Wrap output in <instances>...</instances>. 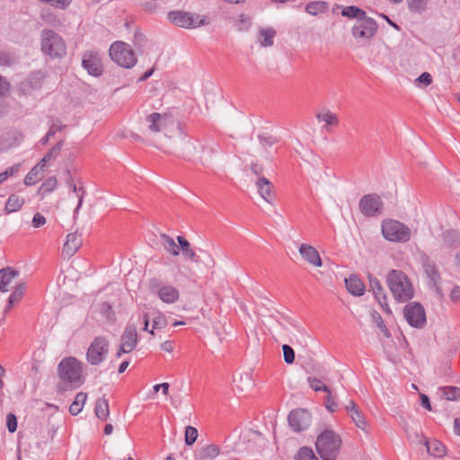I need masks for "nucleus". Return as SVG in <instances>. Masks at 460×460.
Masks as SVG:
<instances>
[{"mask_svg": "<svg viewBox=\"0 0 460 460\" xmlns=\"http://www.w3.org/2000/svg\"><path fill=\"white\" fill-rule=\"evenodd\" d=\"M384 237L394 243H406L411 239V229L400 221L388 219L382 223Z\"/></svg>", "mask_w": 460, "mask_h": 460, "instance_id": "423d86ee", "label": "nucleus"}, {"mask_svg": "<svg viewBox=\"0 0 460 460\" xmlns=\"http://www.w3.org/2000/svg\"><path fill=\"white\" fill-rule=\"evenodd\" d=\"M10 88V84L0 75V95H4Z\"/></svg>", "mask_w": 460, "mask_h": 460, "instance_id": "0e129e2a", "label": "nucleus"}, {"mask_svg": "<svg viewBox=\"0 0 460 460\" xmlns=\"http://www.w3.org/2000/svg\"><path fill=\"white\" fill-rule=\"evenodd\" d=\"M26 288L27 287L25 283H20L14 288L4 309V314H9L11 309L21 302L25 294Z\"/></svg>", "mask_w": 460, "mask_h": 460, "instance_id": "4be33fe9", "label": "nucleus"}, {"mask_svg": "<svg viewBox=\"0 0 460 460\" xmlns=\"http://www.w3.org/2000/svg\"><path fill=\"white\" fill-rule=\"evenodd\" d=\"M133 42L135 47L138 49V51H143V49L145 48L146 43L147 42V39L143 33L136 31Z\"/></svg>", "mask_w": 460, "mask_h": 460, "instance_id": "3c124183", "label": "nucleus"}, {"mask_svg": "<svg viewBox=\"0 0 460 460\" xmlns=\"http://www.w3.org/2000/svg\"><path fill=\"white\" fill-rule=\"evenodd\" d=\"M420 261L425 275L429 279V285L435 288L436 291H438L441 276L436 263L424 252L420 254Z\"/></svg>", "mask_w": 460, "mask_h": 460, "instance_id": "f8f14e48", "label": "nucleus"}, {"mask_svg": "<svg viewBox=\"0 0 460 460\" xmlns=\"http://www.w3.org/2000/svg\"><path fill=\"white\" fill-rule=\"evenodd\" d=\"M403 316H426L425 309L420 303L411 302L404 306Z\"/></svg>", "mask_w": 460, "mask_h": 460, "instance_id": "7c9ffc66", "label": "nucleus"}, {"mask_svg": "<svg viewBox=\"0 0 460 460\" xmlns=\"http://www.w3.org/2000/svg\"><path fill=\"white\" fill-rule=\"evenodd\" d=\"M360 212L367 217H377L382 214L384 203L376 193L364 195L358 203Z\"/></svg>", "mask_w": 460, "mask_h": 460, "instance_id": "1a4fd4ad", "label": "nucleus"}, {"mask_svg": "<svg viewBox=\"0 0 460 460\" xmlns=\"http://www.w3.org/2000/svg\"><path fill=\"white\" fill-rule=\"evenodd\" d=\"M168 19L172 23L182 28H196L208 23L204 16L181 11L170 12Z\"/></svg>", "mask_w": 460, "mask_h": 460, "instance_id": "6e6552de", "label": "nucleus"}, {"mask_svg": "<svg viewBox=\"0 0 460 460\" xmlns=\"http://www.w3.org/2000/svg\"><path fill=\"white\" fill-rule=\"evenodd\" d=\"M308 383L310 387L314 390L315 392H325L330 393V388L323 385L321 380L315 378V377H308Z\"/></svg>", "mask_w": 460, "mask_h": 460, "instance_id": "8fccbe9b", "label": "nucleus"}, {"mask_svg": "<svg viewBox=\"0 0 460 460\" xmlns=\"http://www.w3.org/2000/svg\"><path fill=\"white\" fill-rule=\"evenodd\" d=\"M428 0H407V5L411 13H421L427 9Z\"/></svg>", "mask_w": 460, "mask_h": 460, "instance_id": "37998d69", "label": "nucleus"}, {"mask_svg": "<svg viewBox=\"0 0 460 460\" xmlns=\"http://www.w3.org/2000/svg\"><path fill=\"white\" fill-rule=\"evenodd\" d=\"M251 24V19L245 14H241L239 16L238 25L239 30H246Z\"/></svg>", "mask_w": 460, "mask_h": 460, "instance_id": "052dcab7", "label": "nucleus"}, {"mask_svg": "<svg viewBox=\"0 0 460 460\" xmlns=\"http://www.w3.org/2000/svg\"><path fill=\"white\" fill-rule=\"evenodd\" d=\"M82 66L93 76H100L103 72L101 55L96 50H86L82 56Z\"/></svg>", "mask_w": 460, "mask_h": 460, "instance_id": "9b49d317", "label": "nucleus"}, {"mask_svg": "<svg viewBox=\"0 0 460 460\" xmlns=\"http://www.w3.org/2000/svg\"><path fill=\"white\" fill-rule=\"evenodd\" d=\"M450 297L454 301L460 300V287L459 286H455L452 288L451 293H450Z\"/></svg>", "mask_w": 460, "mask_h": 460, "instance_id": "774afa93", "label": "nucleus"}, {"mask_svg": "<svg viewBox=\"0 0 460 460\" xmlns=\"http://www.w3.org/2000/svg\"><path fill=\"white\" fill-rule=\"evenodd\" d=\"M66 184L69 186V188L71 189V190L73 192H75L77 193V197H78V204L75 209V216L78 213L80 208L82 207V204H83V201H84V196L85 194V190L83 187H79L77 188L76 185L75 184L74 182V180L72 178V175H71V172L69 170H66Z\"/></svg>", "mask_w": 460, "mask_h": 460, "instance_id": "cd10ccee", "label": "nucleus"}, {"mask_svg": "<svg viewBox=\"0 0 460 460\" xmlns=\"http://www.w3.org/2000/svg\"><path fill=\"white\" fill-rule=\"evenodd\" d=\"M109 55L113 62L127 69L132 68L137 62L131 46L123 41L113 42L110 47Z\"/></svg>", "mask_w": 460, "mask_h": 460, "instance_id": "20e7f679", "label": "nucleus"}, {"mask_svg": "<svg viewBox=\"0 0 460 460\" xmlns=\"http://www.w3.org/2000/svg\"><path fill=\"white\" fill-rule=\"evenodd\" d=\"M177 241L183 256L192 262H199V256L197 255L196 252L192 249L190 242L181 235L177 236Z\"/></svg>", "mask_w": 460, "mask_h": 460, "instance_id": "a878e982", "label": "nucleus"}, {"mask_svg": "<svg viewBox=\"0 0 460 460\" xmlns=\"http://www.w3.org/2000/svg\"><path fill=\"white\" fill-rule=\"evenodd\" d=\"M441 397L448 401H457L460 399V388L456 386H444L439 389Z\"/></svg>", "mask_w": 460, "mask_h": 460, "instance_id": "4c0bfd02", "label": "nucleus"}, {"mask_svg": "<svg viewBox=\"0 0 460 460\" xmlns=\"http://www.w3.org/2000/svg\"><path fill=\"white\" fill-rule=\"evenodd\" d=\"M341 14L348 18H357L358 20H360L365 18L366 12L357 6L350 5L343 8Z\"/></svg>", "mask_w": 460, "mask_h": 460, "instance_id": "79ce46f5", "label": "nucleus"}, {"mask_svg": "<svg viewBox=\"0 0 460 460\" xmlns=\"http://www.w3.org/2000/svg\"><path fill=\"white\" fill-rule=\"evenodd\" d=\"M427 450L434 456H442L445 454V447L438 441L426 443Z\"/></svg>", "mask_w": 460, "mask_h": 460, "instance_id": "a18cd8bd", "label": "nucleus"}, {"mask_svg": "<svg viewBox=\"0 0 460 460\" xmlns=\"http://www.w3.org/2000/svg\"><path fill=\"white\" fill-rule=\"evenodd\" d=\"M258 139L265 151L279 141L275 137L264 134L258 135Z\"/></svg>", "mask_w": 460, "mask_h": 460, "instance_id": "09e8293b", "label": "nucleus"}, {"mask_svg": "<svg viewBox=\"0 0 460 460\" xmlns=\"http://www.w3.org/2000/svg\"><path fill=\"white\" fill-rule=\"evenodd\" d=\"M299 253L302 258L314 267H322L323 261L318 251L312 245L303 243L299 247Z\"/></svg>", "mask_w": 460, "mask_h": 460, "instance_id": "dca6fc26", "label": "nucleus"}, {"mask_svg": "<svg viewBox=\"0 0 460 460\" xmlns=\"http://www.w3.org/2000/svg\"><path fill=\"white\" fill-rule=\"evenodd\" d=\"M316 119L319 121H324L326 123L324 128L327 130H328V128H327L328 126L336 127V126L339 125V119H338L337 115L334 114L333 112L330 111H327L324 113H318V114H316Z\"/></svg>", "mask_w": 460, "mask_h": 460, "instance_id": "58836bf2", "label": "nucleus"}, {"mask_svg": "<svg viewBox=\"0 0 460 460\" xmlns=\"http://www.w3.org/2000/svg\"><path fill=\"white\" fill-rule=\"evenodd\" d=\"M87 399V394L84 392H80L75 395L74 402L71 403L69 407V412L75 416L79 414L84 407V404Z\"/></svg>", "mask_w": 460, "mask_h": 460, "instance_id": "473e14b6", "label": "nucleus"}, {"mask_svg": "<svg viewBox=\"0 0 460 460\" xmlns=\"http://www.w3.org/2000/svg\"><path fill=\"white\" fill-rule=\"evenodd\" d=\"M83 366L75 358H63L58 366V375L60 383L58 385V392L76 389L84 384Z\"/></svg>", "mask_w": 460, "mask_h": 460, "instance_id": "f257e3e1", "label": "nucleus"}, {"mask_svg": "<svg viewBox=\"0 0 460 460\" xmlns=\"http://www.w3.org/2000/svg\"><path fill=\"white\" fill-rule=\"evenodd\" d=\"M369 285L383 312L386 314H391L392 311L387 304L386 295L379 280L375 277L369 276Z\"/></svg>", "mask_w": 460, "mask_h": 460, "instance_id": "2eb2a0df", "label": "nucleus"}, {"mask_svg": "<svg viewBox=\"0 0 460 460\" xmlns=\"http://www.w3.org/2000/svg\"><path fill=\"white\" fill-rule=\"evenodd\" d=\"M255 185L257 187L258 193L260 196L268 203L271 204L274 199V187L270 180L264 176H261L257 179Z\"/></svg>", "mask_w": 460, "mask_h": 460, "instance_id": "a211bd4d", "label": "nucleus"}, {"mask_svg": "<svg viewBox=\"0 0 460 460\" xmlns=\"http://www.w3.org/2000/svg\"><path fill=\"white\" fill-rule=\"evenodd\" d=\"M24 204V199L17 194H11L5 204V210L7 213L18 211Z\"/></svg>", "mask_w": 460, "mask_h": 460, "instance_id": "72a5a7b5", "label": "nucleus"}, {"mask_svg": "<svg viewBox=\"0 0 460 460\" xmlns=\"http://www.w3.org/2000/svg\"><path fill=\"white\" fill-rule=\"evenodd\" d=\"M387 286L394 299L406 302L414 296V289L408 276L400 270H392L386 275Z\"/></svg>", "mask_w": 460, "mask_h": 460, "instance_id": "f03ea898", "label": "nucleus"}, {"mask_svg": "<svg viewBox=\"0 0 460 460\" xmlns=\"http://www.w3.org/2000/svg\"><path fill=\"white\" fill-rule=\"evenodd\" d=\"M344 409L358 429L367 434L371 432V427L367 422L365 414L353 400H349L348 403L344 405Z\"/></svg>", "mask_w": 460, "mask_h": 460, "instance_id": "4468645a", "label": "nucleus"}, {"mask_svg": "<svg viewBox=\"0 0 460 460\" xmlns=\"http://www.w3.org/2000/svg\"><path fill=\"white\" fill-rule=\"evenodd\" d=\"M420 404L423 408H425L426 410L428 411H431V404H430V400L429 398L428 395L424 394H421L420 395Z\"/></svg>", "mask_w": 460, "mask_h": 460, "instance_id": "69168bd1", "label": "nucleus"}, {"mask_svg": "<svg viewBox=\"0 0 460 460\" xmlns=\"http://www.w3.org/2000/svg\"><path fill=\"white\" fill-rule=\"evenodd\" d=\"M198 429L192 426H187L184 432V440L187 446H192L198 438Z\"/></svg>", "mask_w": 460, "mask_h": 460, "instance_id": "49530a36", "label": "nucleus"}, {"mask_svg": "<svg viewBox=\"0 0 460 460\" xmlns=\"http://www.w3.org/2000/svg\"><path fill=\"white\" fill-rule=\"evenodd\" d=\"M83 240L77 233H70L66 236V241L63 246V252L67 256H73L82 246Z\"/></svg>", "mask_w": 460, "mask_h": 460, "instance_id": "aec40b11", "label": "nucleus"}, {"mask_svg": "<svg viewBox=\"0 0 460 460\" xmlns=\"http://www.w3.org/2000/svg\"><path fill=\"white\" fill-rule=\"evenodd\" d=\"M167 318H154L153 328L162 329L167 324Z\"/></svg>", "mask_w": 460, "mask_h": 460, "instance_id": "338daca9", "label": "nucleus"}, {"mask_svg": "<svg viewBox=\"0 0 460 460\" xmlns=\"http://www.w3.org/2000/svg\"><path fill=\"white\" fill-rule=\"evenodd\" d=\"M44 168L45 166L39 162L25 176L24 184L27 186L35 184L40 180L39 174Z\"/></svg>", "mask_w": 460, "mask_h": 460, "instance_id": "c9c22d12", "label": "nucleus"}, {"mask_svg": "<svg viewBox=\"0 0 460 460\" xmlns=\"http://www.w3.org/2000/svg\"><path fill=\"white\" fill-rule=\"evenodd\" d=\"M95 416L101 420H106L110 416L109 401L105 396L100 397L95 402Z\"/></svg>", "mask_w": 460, "mask_h": 460, "instance_id": "bb28decb", "label": "nucleus"}, {"mask_svg": "<svg viewBox=\"0 0 460 460\" xmlns=\"http://www.w3.org/2000/svg\"><path fill=\"white\" fill-rule=\"evenodd\" d=\"M219 453V447L217 445L211 444L200 448L196 455V460H213Z\"/></svg>", "mask_w": 460, "mask_h": 460, "instance_id": "c756f323", "label": "nucleus"}, {"mask_svg": "<svg viewBox=\"0 0 460 460\" xmlns=\"http://www.w3.org/2000/svg\"><path fill=\"white\" fill-rule=\"evenodd\" d=\"M294 460H319L314 450L309 447H302L294 456Z\"/></svg>", "mask_w": 460, "mask_h": 460, "instance_id": "a19ab883", "label": "nucleus"}, {"mask_svg": "<svg viewBox=\"0 0 460 460\" xmlns=\"http://www.w3.org/2000/svg\"><path fill=\"white\" fill-rule=\"evenodd\" d=\"M41 50L51 58H62L66 54L64 40L52 30H43L40 34Z\"/></svg>", "mask_w": 460, "mask_h": 460, "instance_id": "39448f33", "label": "nucleus"}, {"mask_svg": "<svg viewBox=\"0 0 460 460\" xmlns=\"http://www.w3.org/2000/svg\"><path fill=\"white\" fill-rule=\"evenodd\" d=\"M19 62V57L14 51L0 50V66H13Z\"/></svg>", "mask_w": 460, "mask_h": 460, "instance_id": "f704fd0d", "label": "nucleus"}, {"mask_svg": "<svg viewBox=\"0 0 460 460\" xmlns=\"http://www.w3.org/2000/svg\"><path fill=\"white\" fill-rule=\"evenodd\" d=\"M21 165L19 164H14L9 168H7L5 171L0 173V182H4L6 181L10 176L13 175L14 173L18 172L20 170Z\"/></svg>", "mask_w": 460, "mask_h": 460, "instance_id": "864d4df0", "label": "nucleus"}, {"mask_svg": "<svg viewBox=\"0 0 460 460\" xmlns=\"http://www.w3.org/2000/svg\"><path fill=\"white\" fill-rule=\"evenodd\" d=\"M275 36L276 31L274 29H261L258 40L262 47H270L273 45V39Z\"/></svg>", "mask_w": 460, "mask_h": 460, "instance_id": "2f4dec72", "label": "nucleus"}, {"mask_svg": "<svg viewBox=\"0 0 460 460\" xmlns=\"http://www.w3.org/2000/svg\"><path fill=\"white\" fill-rule=\"evenodd\" d=\"M416 82L424 86H428L432 83V76L429 73L424 72L416 79Z\"/></svg>", "mask_w": 460, "mask_h": 460, "instance_id": "13d9d810", "label": "nucleus"}, {"mask_svg": "<svg viewBox=\"0 0 460 460\" xmlns=\"http://www.w3.org/2000/svg\"><path fill=\"white\" fill-rule=\"evenodd\" d=\"M110 343L103 336L93 339L86 352L87 362L92 366L100 365L109 353Z\"/></svg>", "mask_w": 460, "mask_h": 460, "instance_id": "0eeeda50", "label": "nucleus"}, {"mask_svg": "<svg viewBox=\"0 0 460 460\" xmlns=\"http://www.w3.org/2000/svg\"><path fill=\"white\" fill-rule=\"evenodd\" d=\"M64 145V140L58 141L40 161V163L46 167L47 163L55 160L61 152V149Z\"/></svg>", "mask_w": 460, "mask_h": 460, "instance_id": "e433bc0d", "label": "nucleus"}, {"mask_svg": "<svg viewBox=\"0 0 460 460\" xmlns=\"http://www.w3.org/2000/svg\"><path fill=\"white\" fill-rule=\"evenodd\" d=\"M167 119L166 114H160L154 112L146 116V122L147 123L148 130L152 133H158L165 127Z\"/></svg>", "mask_w": 460, "mask_h": 460, "instance_id": "6ab92c4d", "label": "nucleus"}, {"mask_svg": "<svg viewBox=\"0 0 460 460\" xmlns=\"http://www.w3.org/2000/svg\"><path fill=\"white\" fill-rule=\"evenodd\" d=\"M312 416L308 410L296 409L288 414V423L294 431L299 432L308 429L311 425Z\"/></svg>", "mask_w": 460, "mask_h": 460, "instance_id": "ddd939ff", "label": "nucleus"}, {"mask_svg": "<svg viewBox=\"0 0 460 460\" xmlns=\"http://www.w3.org/2000/svg\"><path fill=\"white\" fill-rule=\"evenodd\" d=\"M251 171L256 175L259 177L262 176V172L264 171V167L262 164H259V163H252L251 164Z\"/></svg>", "mask_w": 460, "mask_h": 460, "instance_id": "680f3d73", "label": "nucleus"}, {"mask_svg": "<svg viewBox=\"0 0 460 460\" xmlns=\"http://www.w3.org/2000/svg\"><path fill=\"white\" fill-rule=\"evenodd\" d=\"M58 185V181L56 177L51 176L48 178L39 188L38 190V195H40L42 198L48 194L52 192Z\"/></svg>", "mask_w": 460, "mask_h": 460, "instance_id": "ea45409f", "label": "nucleus"}, {"mask_svg": "<svg viewBox=\"0 0 460 460\" xmlns=\"http://www.w3.org/2000/svg\"><path fill=\"white\" fill-rule=\"evenodd\" d=\"M137 343L138 336L137 327L131 324L127 325L120 336V344L123 345V349L128 348L130 351H133Z\"/></svg>", "mask_w": 460, "mask_h": 460, "instance_id": "f3484780", "label": "nucleus"}, {"mask_svg": "<svg viewBox=\"0 0 460 460\" xmlns=\"http://www.w3.org/2000/svg\"><path fill=\"white\" fill-rule=\"evenodd\" d=\"M341 447V438L339 434L331 429L323 430L315 442L317 453L322 460H336Z\"/></svg>", "mask_w": 460, "mask_h": 460, "instance_id": "7ed1b4c3", "label": "nucleus"}, {"mask_svg": "<svg viewBox=\"0 0 460 460\" xmlns=\"http://www.w3.org/2000/svg\"><path fill=\"white\" fill-rule=\"evenodd\" d=\"M377 31L376 22L365 16L360 20H358L351 30V33L356 40H368L373 38Z\"/></svg>", "mask_w": 460, "mask_h": 460, "instance_id": "9d476101", "label": "nucleus"}, {"mask_svg": "<svg viewBox=\"0 0 460 460\" xmlns=\"http://www.w3.org/2000/svg\"><path fill=\"white\" fill-rule=\"evenodd\" d=\"M64 128H66V125L60 122L58 124L53 123L48 131L49 137H53L58 131H61Z\"/></svg>", "mask_w": 460, "mask_h": 460, "instance_id": "e2e57ef3", "label": "nucleus"}, {"mask_svg": "<svg viewBox=\"0 0 460 460\" xmlns=\"http://www.w3.org/2000/svg\"><path fill=\"white\" fill-rule=\"evenodd\" d=\"M284 360L287 364H292L295 361V351L292 347L288 344L282 346Z\"/></svg>", "mask_w": 460, "mask_h": 460, "instance_id": "603ef678", "label": "nucleus"}, {"mask_svg": "<svg viewBox=\"0 0 460 460\" xmlns=\"http://www.w3.org/2000/svg\"><path fill=\"white\" fill-rule=\"evenodd\" d=\"M326 8L327 4L325 2L315 1L307 4L305 6V11L310 14L316 15L320 13L324 12Z\"/></svg>", "mask_w": 460, "mask_h": 460, "instance_id": "c03bdc74", "label": "nucleus"}, {"mask_svg": "<svg viewBox=\"0 0 460 460\" xmlns=\"http://www.w3.org/2000/svg\"><path fill=\"white\" fill-rule=\"evenodd\" d=\"M164 249L172 256H178L180 253V246L168 234L162 233L159 235Z\"/></svg>", "mask_w": 460, "mask_h": 460, "instance_id": "c85d7f7f", "label": "nucleus"}, {"mask_svg": "<svg viewBox=\"0 0 460 460\" xmlns=\"http://www.w3.org/2000/svg\"><path fill=\"white\" fill-rule=\"evenodd\" d=\"M19 274V270L12 267L0 269V292H6L8 290L7 287L9 284L13 279L18 277Z\"/></svg>", "mask_w": 460, "mask_h": 460, "instance_id": "b1692460", "label": "nucleus"}, {"mask_svg": "<svg viewBox=\"0 0 460 460\" xmlns=\"http://www.w3.org/2000/svg\"><path fill=\"white\" fill-rule=\"evenodd\" d=\"M324 404L327 410L331 412H335L338 410V404L331 395V392L327 393L325 396Z\"/></svg>", "mask_w": 460, "mask_h": 460, "instance_id": "6e6d98bb", "label": "nucleus"}, {"mask_svg": "<svg viewBox=\"0 0 460 460\" xmlns=\"http://www.w3.org/2000/svg\"><path fill=\"white\" fill-rule=\"evenodd\" d=\"M159 298L167 304L174 303L179 299L180 294L176 288L166 285L161 287L157 291Z\"/></svg>", "mask_w": 460, "mask_h": 460, "instance_id": "393cba45", "label": "nucleus"}, {"mask_svg": "<svg viewBox=\"0 0 460 460\" xmlns=\"http://www.w3.org/2000/svg\"><path fill=\"white\" fill-rule=\"evenodd\" d=\"M409 325L415 328H423L426 325L427 318H405Z\"/></svg>", "mask_w": 460, "mask_h": 460, "instance_id": "4d7b16f0", "label": "nucleus"}, {"mask_svg": "<svg viewBox=\"0 0 460 460\" xmlns=\"http://www.w3.org/2000/svg\"><path fill=\"white\" fill-rule=\"evenodd\" d=\"M46 223V218L43 215H41L40 213H36L32 218V226L33 227L35 228H39L40 226H42L43 225H45Z\"/></svg>", "mask_w": 460, "mask_h": 460, "instance_id": "bf43d9fd", "label": "nucleus"}, {"mask_svg": "<svg viewBox=\"0 0 460 460\" xmlns=\"http://www.w3.org/2000/svg\"><path fill=\"white\" fill-rule=\"evenodd\" d=\"M6 426L10 433H13L17 429V418L12 412L8 413L6 416Z\"/></svg>", "mask_w": 460, "mask_h": 460, "instance_id": "5fc2aeb1", "label": "nucleus"}, {"mask_svg": "<svg viewBox=\"0 0 460 460\" xmlns=\"http://www.w3.org/2000/svg\"><path fill=\"white\" fill-rule=\"evenodd\" d=\"M345 285L347 290L353 296H362L366 290L364 282L356 274H351L345 279Z\"/></svg>", "mask_w": 460, "mask_h": 460, "instance_id": "5701e85b", "label": "nucleus"}, {"mask_svg": "<svg viewBox=\"0 0 460 460\" xmlns=\"http://www.w3.org/2000/svg\"><path fill=\"white\" fill-rule=\"evenodd\" d=\"M91 308L93 314H110L112 310L111 301L106 299L104 295L100 292L94 298Z\"/></svg>", "mask_w": 460, "mask_h": 460, "instance_id": "412c9836", "label": "nucleus"}, {"mask_svg": "<svg viewBox=\"0 0 460 460\" xmlns=\"http://www.w3.org/2000/svg\"><path fill=\"white\" fill-rule=\"evenodd\" d=\"M373 324L379 330V333H382L385 338L390 339L392 334L385 323L384 318H373Z\"/></svg>", "mask_w": 460, "mask_h": 460, "instance_id": "de8ad7c7", "label": "nucleus"}]
</instances>
